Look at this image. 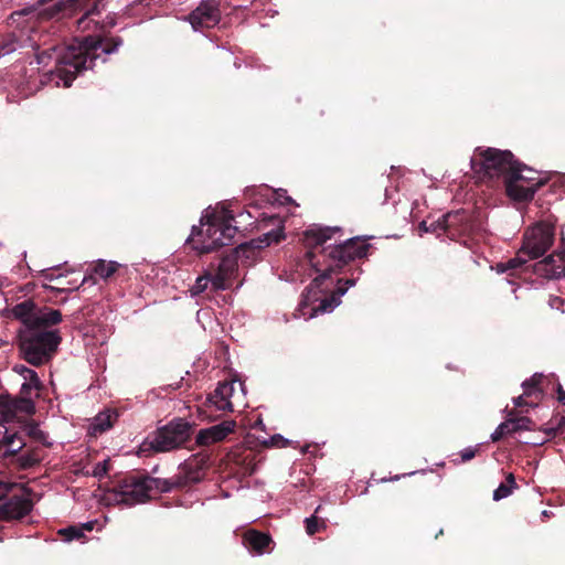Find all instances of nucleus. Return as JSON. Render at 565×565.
<instances>
[{
  "mask_svg": "<svg viewBox=\"0 0 565 565\" xmlns=\"http://www.w3.org/2000/svg\"><path fill=\"white\" fill-rule=\"evenodd\" d=\"M340 227L330 226H312L306 230L302 234V243L307 248L306 257L311 267L319 275L312 280L310 287L307 288V294L302 295V300L299 303V311L302 316L312 318L318 312H328L333 310L340 303V297L343 296L350 286L354 285L353 279H347L344 286L338 288L329 296L319 299L318 291L323 292L322 288L324 281L331 277L332 274H338L349 263L356 258H364L371 247L365 239L353 237L335 245H328L335 234L340 233Z\"/></svg>",
  "mask_w": 565,
  "mask_h": 565,
  "instance_id": "f257e3e1",
  "label": "nucleus"
},
{
  "mask_svg": "<svg viewBox=\"0 0 565 565\" xmlns=\"http://www.w3.org/2000/svg\"><path fill=\"white\" fill-rule=\"evenodd\" d=\"M121 44L119 36L87 35L67 46L53 45L43 49L38 52L36 58L39 64H47V60H54L56 77L63 82L64 87H70L79 74L94 68L102 54H111Z\"/></svg>",
  "mask_w": 565,
  "mask_h": 565,
  "instance_id": "f03ea898",
  "label": "nucleus"
},
{
  "mask_svg": "<svg viewBox=\"0 0 565 565\" xmlns=\"http://www.w3.org/2000/svg\"><path fill=\"white\" fill-rule=\"evenodd\" d=\"M203 477V469L196 461H185L174 476L166 479L131 472L114 486V500L128 507L145 503L159 493L188 489L199 483Z\"/></svg>",
  "mask_w": 565,
  "mask_h": 565,
  "instance_id": "7ed1b4c3",
  "label": "nucleus"
},
{
  "mask_svg": "<svg viewBox=\"0 0 565 565\" xmlns=\"http://www.w3.org/2000/svg\"><path fill=\"white\" fill-rule=\"evenodd\" d=\"M207 228L203 232L193 226L188 244L199 254H207L222 246L232 244L237 233V226L233 224L235 216L231 210L222 209L205 216Z\"/></svg>",
  "mask_w": 565,
  "mask_h": 565,
  "instance_id": "20e7f679",
  "label": "nucleus"
},
{
  "mask_svg": "<svg viewBox=\"0 0 565 565\" xmlns=\"http://www.w3.org/2000/svg\"><path fill=\"white\" fill-rule=\"evenodd\" d=\"M62 341L58 330L21 328L18 331V345L23 359L40 366L47 363L56 353Z\"/></svg>",
  "mask_w": 565,
  "mask_h": 565,
  "instance_id": "39448f33",
  "label": "nucleus"
},
{
  "mask_svg": "<svg viewBox=\"0 0 565 565\" xmlns=\"http://www.w3.org/2000/svg\"><path fill=\"white\" fill-rule=\"evenodd\" d=\"M516 159L510 150L477 147L470 160L471 169L483 181L502 179L507 188Z\"/></svg>",
  "mask_w": 565,
  "mask_h": 565,
  "instance_id": "423d86ee",
  "label": "nucleus"
},
{
  "mask_svg": "<svg viewBox=\"0 0 565 565\" xmlns=\"http://www.w3.org/2000/svg\"><path fill=\"white\" fill-rule=\"evenodd\" d=\"M195 425L184 418L177 417L150 434L143 446L154 452H168L185 448L194 434Z\"/></svg>",
  "mask_w": 565,
  "mask_h": 565,
  "instance_id": "0eeeda50",
  "label": "nucleus"
},
{
  "mask_svg": "<svg viewBox=\"0 0 565 565\" xmlns=\"http://www.w3.org/2000/svg\"><path fill=\"white\" fill-rule=\"evenodd\" d=\"M535 174V170L516 160L510 177L507 179V195L518 202L531 201L543 184Z\"/></svg>",
  "mask_w": 565,
  "mask_h": 565,
  "instance_id": "6e6552de",
  "label": "nucleus"
},
{
  "mask_svg": "<svg viewBox=\"0 0 565 565\" xmlns=\"http://www.w3.org/2000/svg\"><path fill=\"white\" fill-rule=\"evenodd\" d=\"M52 0H38V18L41 20H58L65 17L66 12L84 11L79 22L84 18L99 14L98 0H66L49 4Z\"/></svg>",
  "mask_w": 565,
  "mask_h": 565,
  "instance_id": "1a4fd4ad",
  "label": "nucleus"
},
{
  "mask_svg": "<svg viewBox=\"0 0 565 565\" xmlns=\"http://www.w3.org/2000/svg\"><path fill=\"white\" fill-rule=\"evenodd\" d=\"M268 221L276 225L275 230H271L265 234H263L257 239H252L248 243L241 244L238 247L233 248L234 253L237 255L238 259L244 260H255L257 258L258 253L273 243H279L285 238L284 227L281 225V220L274 215L268 217Z\"/></svg>",
  "mask_w": 565,
  "mask_h": 565,
  "instance_id": "9d476101",
  "label": "nucleus"
},
{
  "mask_svg": "<svg viewBox=\"0 0 565 565\" xmlns=\"http://www.w3.org/2000/svg\"><path fill=\"white\" fill-rule=\"evenodd\" d=\"M184 20L195 32L215 28L222 20L221 0H201Z\"/></svg>",
  "mask_w": 565,
  "mask_h": 565,
  "instance_id": "9b49d317",
  "label": "nucleus"
},
{
  "mask_svg": "<svg viewBox=\"0 0 565 565\" xmlns=\"http://www.w3.org/2000/svg\"><path fill=\"white\" fill-rule=\"evenodd\" d=\"M553 232L542 225H536L524 234L523 245L520 253L527 255L531 259L543 256L553 245Z\"/></svg>",
  "mask_w": 565,
  "mask_h": 565,
  "instance_id": "f8f14e48",
  "label": "nucleus"
},
{
  "mask_svg": "<svg viewBox=\"0 0 565 565\" xmlns=\"http://www.w3.org/2000/svg\"><path fill=\"white\" fill-rule=\"evenodd\" d=\"M33 508L30 498L23 494L0 495V519L3 521L20 520Z\"/></svg>",
  "mask_w": 565,
  "mask_h": 565,
  "instance_id": "ddd939ff",
  "label": "nucleus"
},
{
  "mask_svg": "<svg viewBox=\"0 0 565 565\" xmlns=\"http://www.w3.org/2000/svg\"><path fill=\"white\" fill-rule=\"evenodd\" d=\"M238 257L232 249L230 254L222 257L217 271L213 275V291L226 290L235 278L238 269Z\"/></svg>",
  "mask_w": 565,
  "mask_h": 565,
  "instance_id": "4468645a",
  "label": "nucleus"
},
{
  "mask_svg": "<svg viewBox=\"0 0 565 565\" xmlns=\"http://www.w3.org/2000/svg\"><path fill=\"white\" fill-rule=\"evenodd\" d=\"M236 423L234 420H223L220 424L201 429L196 435L195 443L199 446H210L222 441L234 431Z\"/></svg>",
  "mask_w": 565,
  "mask_h": 565,
  "instance_id": "2eb2a0df",
  "label": "nucleus"
},
{
  "mask_svg": "<svg viewBox=\"0 0 565 565\" xmlns=\"http://www.w3.org/2000/svg\"><path fill=\"white\" fill-rule=\"evenodd\" d=\"M233 391V384L228 382H220L215 391L207 396L204 406L207 408H215L216 411L232 412L233 404L231 402V396Z\"/></svg>",
  "mask_w": 565,
  "mask_h": 565,
  "instance_id": "dca6fc26",
  "label": "nucleus"
},
{
  "mask_svg": "<svg viewBox=\"0 0 565 565\" xmlns=\"http://www.w3.org/2000/svg\"><path fill=\"white\" fill-rule=\"evenodd\" d=\"M444 222L447 227V237L455 239L458 236L468 234L471 231V223L463 210L444 214Z\"/></svg>",
  "mask_w": 565,
  "mask_h": 565,
  "instance_id": "f3484780",
  "label": "nucleus"
},
{
  "mask_svg": "<svg viewBox=\"0 0 565 565\" xmlns=\"http://www.w3.org/2000/svg\"><path fill=\"white\" fill-rule=\"evenodd\" d=\"M243 544L250 552L262 555L270 552V545L274 544V541L270 534L255 529H249L243 534Z\"/></svg>",
  "mask_w": 565,
  "mask_h": 565,
  "instance_id": "a211bd4d",
  "label": "nucleus"
},
{
  "mask_svg": "<svg viewBox=\"0 0 565 565\" xmlns=\"http://www.w3.org/2000/svg\"><path fill=\"white\" fill-rule=\"evenodd\" d=\"M25 446L26 443L22 435L17 431L10 433L6 429L2 438L0 439V459L17 457Z\"/></svg>",
  "mask_w": 565,
  "mask_h": 565,
  "instance_id": "6ab92c4d",
  "label": "nucleus"
},
{
  "mask_svg": "<svg viewBox=\"0 0 565 565\" xmlns=\"http://www.w3.org/2000/svg\"><path fill=\"white\" fill-rule=\"evenodd\" d=\"M540 266L541 270L550 278L565 277V250L548 255L540 263Z\"/></svg>",
  "mask_w": 565,
  "mask_h": 565,
  "instance_id": "aec40b11",
  "label": "nucleus"
},
{
  "mask_svg": "<svg viewBox=\"0 0 565 565\" xmlns=\"http://www.w3.org/2000/svg\"><path fill=\"white\" fill-rule=\"evenodd\" d=\"M38 305L32 299H26L17 303L12 309V316L20 320L23 324L22 328H31L35 319Z\"/></svg>",
  "mask_w": 565,
  "mask_h": 565,
  "instance_id": "412c9836",
  "label": "nucleus"
},
{
  "mask_svg": "<svg viewBox=\"0 0 565 565\" xmlns=\"http://www.w3.org/2000/svg\"><path fill=\"white\" fill-rule=\"evenodd\" d=\"M39 388L28 384L23 383L20 390L19 396L12 397V401L14 405L17 406V409L19 413L24 414H33L35 412V405L33 402V393L34 391H38Z\"/></svg>",
  "mask_w": 565,
  "mask_h": 565,
  "instance_id": "4be33fe9",
  "label": "nucleus"
},
{
  "mask_svg": "<svg viewBox=\"0 0 565 565\" xmlns=\"http://www.w3.org/2000/svg\"><path fill=\"white\" fill-rule=\"evenodd\" d=\"M62 321V313L60 310L52 308H40L38 307L35 319L31 328H39L47 330L52 326H56Z\"/></svg>",
  "mask_w": 565,
  "mask_h": 565,
  "instance_id": "5701e85b",
  "label": "nucleus"
},
{
  "mask_svg": "<svg viewBox=\"0 0 565 565\" xmlns=\"http://www.w3.org/2000/svg\"><path fill=\"white\" fill-rule=\"evenodd\" d=\"M121 267L117 262L105 259H98L90 265L92 273L104 280L111 278Z\"/></svg>",
  "mask_w": 565,
  "mask_h": 565,
  "instance_id": "b1692460",
  "label": "nucleus"
},
{
  "mask_svg": "<svg viewBox=\"0 0 565 565\" xmlns=\"http://www.w3.org/2000/svg\"><path fill=\"white\" fill-rule=\"evenodd\" d=\"M543 380L544 375L540 373H535L530 379L525 380L522 383L524 395L526 397H533L536 402H540L544 396V390L541 387Z\"/></svg>",
  "mask_w": 565,
  "mask_h": 565,
  "instance_id": "393cba45",
  "label": "nucleus"
},
{
  "mask_svg": "<svg viewBox=\"0 0 565 565\" xmlns=\"http://www.w3.org/2000/svg\"><path fill=\"white\" fill-rule=\"evenodd\" d=\"M118 413L116 411H106L99 413L92 424V429L94 434H103L106 430L110 429L115 422L118 419Z\"/></svg>",
  "mask_w": 565,
  "mask_h": 565,
  "instance_id": "a878e982",
  "label": "nucleus"
},
{
  "mask_svg": "<svg viewBox=\"0 0 565 565\" xmlns=\"http://www.w3.org/2000/svg\"><path fill=\"white\" fill-rule=\"evenodd\" d=\"M19 414L10 395H0V423H8Z\"/></svg>",
  "mask_w": 565,
  "mask_h": 565,
  "instance_id": "bb28decb",
  "label": "nucleus"
},
{
  "mask_svg": "<svg viewBox=\"0 0 565 565\" xmlns=\"http://www.w3.org/2000/svg\"><path fill=\"white\" fill-rule=\"evenodd\" d=\"M38 449H32L15 457V463L22 470H26L36 466L40 462Z\"/></svg>",
  "mask_w": 565,
  "mask_h": 565,
  "instance_id": "cd10ccee",
  "label": "nucleus"
},
{
  "mask_svg": "<svg viewBox=\"0 0 565 565\" xmlns=\"http://www.w3.org/2000/svg\"><path fill=\"white\" fill-rule=\"evenodd\" d=\"M516 488V482L513 473L507 476L505 482H502L493 492V500L499 501L509 497L512 490Z\"/></svg>",
  "mask_w": 565,
  "mask_h": 565,
  "instance_id": "c85d7f7f",
  "label": "nucleus"
},
{
  "mask_svg": "<svg viewBox=\"0 0 565 565\" xmlns=\"http://www.w3.org/2000/svg\"><path fill=\"white\" fill-rule=\"evenodd\" d=\"M209 284L213 286V275L211 271L205 270L203 275L195 279L194 285L190 288L189 291L191 296L196 297L204 292L207 289Z\"/></svg>",
  "mask_w": 565,
  "mask_h": 565,
  "instance_id": "c756f323",
  "label": "nucleus"
},
{
  "mask_svg": "<svg viewBox=\"0 0 565 565\" xmlns=\"http://www.w3.org/2000/svg\"><path fill=\"white\" fill-rule=\"evenodd\" d=\"M521 254L519 252L518 256L514 258H510L507 262H501L497 264V271L498 273H507L510 271L511 275H513L518 269H520L526 260L521 257Z\"/></svg>",
  "mask_w": 565,
  "mask_h": 565,
  "instance_id": "7c9ffc66",
  "label": "nucleus"
},
{
  "mask_svg": "<svg viewBox=\"0 0 565 565\" xmlns=\"http://www.w3.org/2000/svg\"><path fill=\"white\" fill-rule=\"evenodd\" d=\"M320 510L321 505H318L317 509L315 510V514L305 520L306 532L308 535H315L316 533L320 532L322 529L326 527V521L317 516Z\"/></svg>",
  "mask_w": 565,
  "mask_h": 565,
  "instance_id": "2f4dec72",
  "label": "nucleus"
},
{
  "mask_svg": "<svg viewBox=\"0 0 565 565\" xmlns=\"http://www.w3.org/2000/svg\"><path fill=\"white\" fill-rule=\"evenodd\" d=\"M514 426L513 422L511 418H508L505 422L501 423L497 429L494 430V433L491 435V440L493 443H497L499 441L500 439H502L504 436L507 435H510V434H514V429H512Z\"/></svg>",
  "mask_w": 565,
  "mask_h": 565,
  "instance_id": "473e14b6",
  "label": "nucleus"
},
{
  "mask_svg": "<svg viewBox=\"0 0 565 565\" xmlns=\"http://www.w3.org/2000/svg\"><path fill=\"white\" fill-rule=\"evenodd\" d=\"M26 435L34 439L35 441H39L43 444L44 446H50L51 444L47 443V434L39 428V425L35 423H31L25 427Z\"/></svg>",
  "mask_w": 565,
  "mask_h": 565,
  "instance_id": "72a5a7b5",
  "label": "nucleus"
},
{
  "mask_svg": "<svg viewBox=\"0 0 565 565\" xmlns=\"http://www.w3.org/2000/svg\"><path fill=\"white\" fill-rule=\"evenodd\" d=\"M58 534L65 542H72L74 540H79L85 536V534L83 533V529L75 525L61 529L58 531Z\"/></svg>",
  "mask_w": 565,
  "mask_h": 565,
  "instance_id": "f704fd0d",
  "label": "nucleus"
},
{
  "mask_svg": "<svg viewBox=\"0 0 565 565\" xmlns=\"http://www.w3.org/2000/svg\"><path fill=\"white\" fill-rule=\"evenodd\" d=\"M511 419L514 424L512 429H514V431H516V433L523 431V430H534L535 429V423L526 416L515 417V418H511Z\"/></svg>",
  "mask_w": 565,
  "mask_h": 565,
  "instance_id": "c9c22d12",
  "label": "nucleus"
},
{
  "mask_svg": "<svg viewBox=\"0 0 565 565\" xmlns=\"http://www.w3.org/2000/svg\"><path fill=\"white\" fill-rule=\"evenodd\" d=\"M289 444L287 439H285L281 435L277 434L271 436L269 439H265L262 445L265 448L270 447H286Z\"/></svg>",
  "mask_w": 565,
  "mask_h": 565,
  "instance_id": "e433bc0d",
  "label": "nucleus"
},
{
  "mask_svg": "<svg viewBox=\"0 0 565 565\" xmlns=\"http://www.w3.org/2000/svg\"><path fill=\"white\" fill-rule=\"evenodd\" d=\"M428 230L430 233H435L437 236L443 234L447 235L446 223L444 222V215L436 221L429 223Z\"/></svg>",
  "mask_w": 565,
  "mask_h": 565,
  "instance_id": "4c0bfd02",
  "label": "nucleus"
},
{
  "mask_svg": "<svg viewBox=\"0 0 565 565\" xmlns=\"http://www.w3.org/2000/svg\"><path fill=\"white\" fill-rule=\"evenodd\" d=\"M109 467H110L109 460H104L102 462L96 463L94 467V470H93V476L102 479L104 476L107 475Z\"/></svg>",
  "mask_w": 565,
  "mask_h": 565,
  "instance_id": "58836bf2",
  "label": "nucleus"
},
{
  "mask_svg": "<svg viewBox=\"0 0 565 565\" xmlns=\"http://www.w3.org/2000/svg\"><path fill=\"white\" fill-rule=\"evenodd\" d=\"M513 401L515 407L535 406L539 403L533 397H526L524 394L515 397Z\"/></svg>",
  "mask_w": 565,
  "mask_h": 565,
  "instance_id": "ea45409f",
  "label": "nucleus"
},
{
  "mask_svg": "<svg viewBox=\"0 0 565 565\" xmlns=\"http://www.w3.org/2000/svg\"><path fill=\"white\" fill-rule=\"evenodd\" d=\"M17 43L13 40L4 41L0 44V56H4L7 54H10L11 52L15 51Z\"/></svg>",
  "mask_w": 565,
  "mask_h": 565,
  "instance_id": "a19ab883",
  "label": "nucleus"
},
{
  "mask_svg": "<svg viewBox=\"0 0 565 565\" xmlns=\"http://www.w3.org/2000/svg\"><path fill=\"white\" fill-rule=\"evenodd\" d=\"M57 281V285L56 286H53V285H47V284H44L43 287L52 292H56V294H61V292H70L72 291L73 289L72 288H66L62 281V278L60 280H56Z\"/></svg>",
  "mask_w": 565,
  "mask_h": 565,
  "instance_id": "79ce46f5",
  "label": "nucleus"
},
{
  "mask_svg": "<svg viewBox=\"0 0 565 565\" xmlns=\"http://www.w3.org/2000/svg\"><path fill=\"white\" fill-rule=\"evenodd\" d=\"M24 382L36 388L41 387V382L38 376V373L33 370L31 372H28V375L24 377Z\"/></svg>",
  "mask_w": 565,
  "mask_h": 565,
  "instance_id": "37998d69",
  "label": "nucleus"
},
{
  "mask_svg": "<svg viewBox=\"0 0 565 565\" xmlns=\"http://www.w3.org/2000/svg\"><path fill=\"white\" fill-rule=\"evenodd\" d=\"M478 451V447H468V448H465L461 452H460V457H461V460L463 462H467L471 459H473L476 457V454Z\"/></svg>",
  "mask_w": 565,
  "mask_h": 565,
  "instance_id": "c03bdc74",
  "label": "nucleus"
},
{
  "mask_svg": "<svg viewBox=\"0 0 565 565\" xmlns=\"http://www.w3.org/2000/svg\"><path fill=\"white\" fill-rule=\"evenodd\" d=\"M40 276L43 277V279L45 281H54V280H60L61 278H63L62 275H57L55 276L54 273L52 271V269H43L40 271Z\"/></svg>",
  "mask_w": 565,
  "mask_h": 565,
  "instance_id": "a18cd8bd",
  "label": "nucleus"
},
{
  "mask_svg": "<svg viewBox=\"0 0 565 565\" xmlns=\"http://www.w3.org/2000/svg\"><path fill=\"white\" fill-rule=\"evenodd\" d=\"M564 425H565V417H561V418H559V420H558V424H557V428H554V427L546 428V429H545V433H546L548 436H555V435H556L557 429H561Z\"/></svg>",
  "mask_w": 565,
  "mask_h": 565,
  "instance_id": "49530a36",
  "label": "nucleus"
},
{
  "mask_svg": "<svg viewBox=\"0 0 565 565\" xmlns=\"http://www.w3.org/2000/svg\"><path fill=\"white\" fill-rule=\"evenodd\" d=\"M14 371L23 376V379L28 375V372H31L32 370L24 366V365H15Z\"/></svg>",
  "mask_w": 565,
  "mask_h": 565,
  "instance_id": "de8ad7c7",
  "label": "nucleus"
},
{
  "mask_svg": "<svg viewBox=\"0 0 565 565\" xmlns=\"http://www.w3.org/2000/svg\"><path fill=\"white\" fill-rule=\"evenodd\" d=\"M14 487H15L14 483L0 482V493H4V492L8 493Z\"/></svg>",
  "mask_w": 565,
  "mask_h": 565,
  "instance_id": "09e8293b",
  "label": "nucleus"
},
{
  "mask_svg": "<svg viewBox=\"0 0 565 565\" xmlns=\"http://www.w3.org/2000/svg\"><path fill=\"white\" fill-rule=\"evenodd\" d=\"M557 399L559 403L565 405V391L563 390L562 385H557Z\"/></svg>",
  "mask_w": 565,
  "mask_h": 565,
  "instance_id": "8fccbe9b",
  "label": "nucleus"
},
{
  "mask_svg": "<svg viewBox=\"0 0 565 565\" xmlns=\"http://www.w3.org/2000/svg\"><path fill=\"white\" fill-rule=\"evenodd\" d=\"M79 527L83 529V532L86 530V531H92L93 527H94V524L92 522H87V523H84L82 524Z\"/></svg>",
  "mask_w": 565,
  "mask_h": 565,
  "instance_id": "3c124183",
  "label": "nucleus"
},
{
  "mask_svg": "<svg viewBox=\"0 0 565 565\" xmlns=\"http://www.w3.org/2000/svg\"><path fill=\"white\" fill-rule=\"evenodd\" d=\"M428 226H429V224H428V222H427V221H423V222L419 224V228H420L422 231H424V232H429Z\"/></svg>",
  "mask_w": 565,
  "mask_h": 565,
  "instance_id": "603ef678",
  "label": "nucleus"
},
{
  "mask_svg": "<svg viewBox=\"0 0 565 565\" xmlns=\"http://www.w3.org/2000/svg\"><path fill=\"white\" fill-rule=\"evenodd\" d=\"M443 534H444V531H443V530H440V531L436 534V536H435V537L437 539L439 535H443Z\"/></svg>",
  "mask_w": 565,
  "mask_h": 565,
  "instance_id": "864d4df0",
  "label": "nucleus"
}]
</instances>
